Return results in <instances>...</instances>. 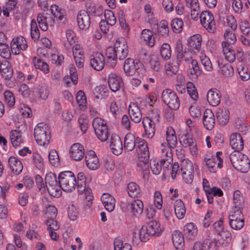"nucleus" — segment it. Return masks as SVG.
<instances>
[{
	"mask_svg": "<svg viewBox=\"0 0 250 250\" xmlns=\"http://www.w3.org/2000/svg\"><path fill=\"white\" fill-rule=\"evenodd\" d=\"M218 66L220 68L219 71L224 76L229 77L233 75L234 73L233 68L229 63L220 65L218 62Z\"/></svg>",
	"mask_w": 250,
	"mask_h": 250,
	"instance_id": "nucleus-48",
	"label": "nucleus"
},
{
	"mask_svg": "<svg viewBox=\"0 0 250 250\" xmlns=\"http://www.w3.org/2000/svg\"><path fill=\"white\" fill-rule=\"evenodd\" d=\"M216 117L221 125H226L229 121V110L225 108H219L216 112Z\"/></svg>",
	"mask_w": 250,
	"mask_h": 250,
	"instance_id": "nucleus-37",
	"label": "nucleus"
},
{
	"mask_svg": "<svg viewBox=\"0 0 250 250\" xmlns=\"http://www.w3.org/2000/svg\"><path fill=\"white\" fill-rule=\"evenodd\" d=\"M221 97L220 92L217 89H210L207 95L208 102L213 106H217L220 104Z\"/></svg>",
	"mask_w": 250,
	"mask_h": 250,
	"instance_id": "nucleus-24",
	"label": "nucleus"
},
{
	"mask_svg": "<svg viewBox=\"0 0 250 250\" xmlns=\"http://www.w3.org/2000/svg\"><path fill=\"white\" fill-rule=\"evenodd\" d=\"M90 63L91 66L97 71L102 70L105 64V60L103 54L96 52L90 56Z\"/></svg>",
	"mask_w": 250,
	"mask_h": 250,
	"instance_id": "nucleus-12",
	"label": "nucleus"
},
{
	"mask_svg": "<svg viewBox=\"0 0 250 250\" xmlns=\"http://www.w3.org/2000/svg\"><path fill=\"white\" fill-rule=\"evenodd\" d=\"M136 150L138 157H141V159L144 158V160H146L147 159H149L148 144L145 140L140 138L138 139V142H137Z\"/></svg>",
	"mask_w": 250,
	"mask_h": 250,
	"instance_id": "nucleus-17",
	"label": "nucleus"
},
{
	"mask_svg": "<svg viewBox=\"0 0 250 250\" xmlns=\"http://www.w3.org/2000/svg\"><path fill=\"white\" fill-rule=\"evenodd\" d=\"M175 52L176 53V61L179 64H181L182 55L185 53V50H183V45L180 41L176 42Z\"/></svg>",
	"mask_w": 250,
	"mask_h": 250,
	"instance_id": "nucleus-59",
	"label": "nucleus"
},
{
	"mask_svg": "<svg viewBox=\"0 0 250 250\" xmlns=\"http://www.w3.org/2000/svg\"><path fill=\"white\" fill-rule=\"evenodd\" d=\"M229 159L233 167L238 171L244 173L250 169V160L247 155L240 152H232L229 155Z\"/></svg>",
	"mask_w": 250,
	"mask_h": 250,
	"instance_id": "nucleus-1",
	"label": "nucleus"
},
{
	"mask_svg": "<svg viewBox=\"0 0 250 250\" xmlns=\"http://www.w3.org/2000/svg\"><path fill=\"white\" fill-rule=\"evenodd\" d=\"M87 12H89L93 16L100 17L103 15V9L99 7H95L93 3L91 2H87L86 4Z\"/></svg>",
	"mask_w": 250,
	"mask_h": 250,
	"instance_id": "nucleus-51",
	"label": "nucleus"
},
{
	"mask_svg": "<svg viewBox=\"0 0 250 250\" xmlns=\"http://www.w3.org/2000/svg\"><path fill=\"white\" fill-rule=\"evenodd\" d=\"M202 37L199 34H195L190 37L188 40V44L192 48L199 51L201 48Z\"/></svg>",
	"mask_w": 250,
	"mask_h": 250,
	"instance_id": "nucleus-39",
	"label": "nucleus"
},
{
	"mask_svg": "<svg viewBox=\"0 0 250 250\" xmlns=\"http://www.w3.org/2000/svg\"><path fill=\"white\" fill-rule=\"evenodd\" d=\"M34 2L32 0H23V9L22 17L24 19L30 16L32 13Z\"/></svg>",
	"mask_w": 250,
	"mask_h": 250,
	"instance_id": "nucleus-41",
	"label": "nucleus"
},
{
	"mask_svg": "<svg viewBox=\"0 0 250 250\" xmlns=\"http://www.w3.org/2000/svg\"><path fill=\"white\" fill-rule=\"evenodd\" d=\"M173 244L177 250H183L185 245L183 234L178 230H175L172 234Z\"/></svg>",
	"mask_w": 250,
	"mask_h": 250,
	"instance_id": "nucleus-29",
	"label": "nucleus"
},
{
	"mask_svg": "<svg viewBox=\"0 0 250 250\" xmlns=\"http://www.w3.org/2000/svg\"><path fill=\"white\" fill-rule=\"evenodd\" d=\"M77 22L81 29H87L90 25V18L88 12L85 10H81L77 15Z\"/></svg>",
	"mask_w": 250,
	"mask_h": 250,
	"instance_id": "nucleus-19",
	"label": "nucleus"
},
{
	"mask_svg": "<svg viewBox=\"0 0 250 250\" xmlns=\"http://www.w3.org/2000/svg\"><path fill=\"white\" fill-rule=\"evenodd\" d=\"M217 241L215 240H211L207 239L204 241L203 245L199 243H195L193 246V250H203V248H205V245H207L208 249L215 247L217 245Z\"/></svg>",
	"mask_w": 250,
	"mask_h": 250,
	"instance_id": "nucleus-47",
	"label": "nucleus"
},
{
	"mask_svg": "<svg viewBox=\"0 0 250 250\" xmlns=\"http://www.w3.org/2000/svg\"><path fill=\"white\" fill-rule=\"evenodd\" d=\"M170 147L166 142L161 144L160 149L161 155V159L160 160L161 164H170L172 162V153Z\"/></svg>",
	"mask_w": 250,
	"mask_h": 250,
	"instance_id": "nucleus-14",
	"label": "nucleus"
},
{
	"mask_svg": "<svg viewBox=\"0 0 250 250\" xmlns=\"http://www.w3.org/2000/svg\"><path fill=\"white\" fill-rule=\"evenodd\" d=\"M128 207H129L133 214L135 216H137L142 213L144 209V204L142 201L136 200L128 204Z\"/></svg>",
	"mask_w": 250,
	"mask_h": 250,
	"instance_id": "nucleus-36",
	"label": "nucleus"
},
{
	"mask_svg": "<svg viewBox=\"0 0 250 250\" xmlns=\"http://www.w3.org/2000/svg\"><path fill=\"white\" fill-rule=\"evenodd\" d=\"M108 85L113 92L118 91L123 85V81L121 76L115 73H111L108 76Z\"/></svg>",
	"mask_w": 250,
	"mask_h": 250,
	"instance_id": "nucleus-20",
	"label": "nucleus"
},
{
	"mask_svg": "<svg viewBox=\"0 0 250 250\" xmlns=\"http://www.w3.org/2000/svg\"><path fill=\"white\" fill-rule=\"evenodd\" d=\"M139 139V138L136 139L133 134L131 133H127L125 137V148L129 151H132L137 145V142H138Z\"/></svg>",
	"mask_w": 250,
	"mask_h": 250,
	"instance_id": "nucleus-35",
	"label": "nucleus"
},
{
	"mask_svg": "<svg viewBox=\"0 0 250 250\" xmlns=\"http://www.w3.org/2000/svg\"><path fill=\"white\" fill-rule=\"evenodd\" d=\"M201 23L209 33H213L216 30V24L214 17L211 12H202L200 15Z\"/></svg>",
	"mask_w": 250,
	"mask_h": 250,
	"instance_id": "nucleus-9",
	"label": "nucleus"
},
{
	"mask_svg": "<svg viewBox=\"0 0 250 250\" xmlns=\"http://www.w3.org/2000/svg\"><path fill=\"white\" fill-rule=\"evenodd\" d=\"M215 117L213 112L209 109H206L203 117V123L208 130H211L215 125Z\"/></svg>",
	"mask_w": 250,
	"mask_h": 250,
	"instance_id": "nucleus-21",
	"label": "nucleus"
},
{
	"mask_svg": "<svg viewBox=\"0 0 250 250\" xmlns=\"http://www.w3.org/2000/svg\"><path fill=\"white\" fill-rule=\"evenodd\" d=\"M229 224L234 229H240L244 225V218L240 207H234L229 214Z\"/></svg>",
	"mask_w": 250,
	"mask_h": 250,
	"instance_id": "nucleus-6",
	"label": "nucleus"
},
{
	"mask_svg": "<svg viewBox=\"0 0 250 250\" xmlns=\"http://www.w3.org/2000/svg\"><path fill=\"white\" fill-rule=\"evenodd\" d=\"M144 226H146V228L148 230V233L152 236L160 235L162 232L160 224L156 220L151 221Z\"/></svg>",
	"mask_w": 250,
	"mask_h": 250,
	"instance_id": "nucleus-33",
	"label": "nucleus"
},
{
	"mask_svg": "<svg viewBox=\"0 0 250 250\" xmlns=\"http://www.w3.org/2000/svg\"><path fill=\"white\" fill-rule=\"evenodd\" d=\"M101 200L106 210L109 212L113 210L115 205V200L113 197L109 194L104 193L102 195Z\"/></svg>",
	"mask_w": 250,
	"mask_h": 250,
	"instance_id": "nucleus-34",
	"label": "nucleus"
},
{
	"mask_svg": "<svg viewBox=\"0 0 250 250\" xmlns=\"http://www.w3.org/2000/svg\"><path fill=\"white\" fill-rule=\"evenodd\" d=\"M8 164L11 171L15 174H19L21 172L23 166L18 158L11 156L8 159Z\"/></svg>",
	"mask_w": 250,
	"mask_h": 250,
	"instance_id": "nucleus-30",
	"label": "nucleus"
},
{
	"mask_svg": "<svg viewBox=\"0 0 250 250\" xmlns=\"http://www.w3.org/2000/svg\"><path fill=\"white\" fill-rule=\"evenodd\" d=\"M141 65L139 61L135 62L134 59L129 58L125 61L124 70L127 75L132 76Z\"/></svg>",
	"mask_w": 250,
	"mask_h": 250,
	"instance_id": "nucleus-15",
	"label": "nucleus"
},
{
	"mask_svg": "<svg viewBox=\"0 0 250 250\" xmlns=\"http://www.w3.org/2000/svg\"><path fill=\"white\" fill-rule=\"evenodd\" d=\"M30 36L35 42L38 41L40 37V31L35 20H32L31 22Z\"/></svg>",
	"mask_w": 250,
	"mask_h": 250,
	"instance_id": "nucleus-45",
	"label": "nucleus"
},
{
	"mask_svg": "<svg viewBox=\"0 0 250 250\" xmlns=\"http://www.w3.org/2000/svg\"><path fill=\"white\" fill-rule=\"evenodd\" d=\"M181 170L182 177L186 183H191L193 179V167L192 162L188 159L182 162Z\"/></svg>",
	"mask_w": 250,
	"mask_h": 250,
	"instance_id": "nucleus-10",
	"label": "nucleus"
},
{
	"mask_svg": "<svg viewBox=\"0 0 250 250\" xmlns=\"http://www.w3.org/2000/svg\"><path fill=\"white\" fill-rule=\"evenodd\" d=\"M65 35L67 42H65L64 45L66 48L69 49L70 46L75 42V34L72 30L68 29L66 31Z\"/></svg>",
	"mask_w": 250,
	"mask_h": 250,
	"instance_id": "nucleus-58",
	"label": "nucleus"
},
{
	"mask_svg": "<svg viewBox=\"0 0 250 250\" xmlns=\"http://www.w3.org/2000/svg\"><path fill=\"white\" fill-rule=\"evenodd\" d=\"M114 46L117 54V59L118 58L120 60L125 59L128 54V46L125 40L121 38V40L117 41Z\"/></svg>",
	"mask_w": 250,
	"mask_h": 250,
	"instance_id": "nucleus-13",
	"label": "nucleus"
},
{
	"mask_svg": "<svg viewBox=\"0 0 250 250\" xmlns=\"http://www.w3.org/2000/svg\"><path fill=\"white\" fill-rule=\"evenodd\" d=\"M92 125L98 138L102 142L106 141L109 132L106 122L100 118H96L92 122Z\"/></svg>",
	"mask_w": 250,
	"mask_h": 250,
	"instance_id": "nucleus-5",
	"label": "nucleus"
},
{
	"mask_svg": "<svg viewBox=\"0 0 250 250\" xmlns=\"http://www.w3.org/2000/svg\"><path fill=\"white\" fill-rule=\"evenodd\" d=\"M233 200L235 204L234 207H238L241 208L243 205V199L241 193L239 190H235L234 192Z\"/></svg>",
	"mask_w": 250,
	"mask_h": 250,
	"instance_id": "nucleus-63",
	"label": "nucleus"
},
{
	"mask_svg": "<svg viewBox=\"0 0 250 250\" xmlns=\"http://www.w3.org/2000/svg\"><path fill=\"white\" fill-rule=\"evenodd\" d=\"M237 71L241 80L246 81L250 78V74L247 66L242 64L239 65L237 67Z\"/></svg>",
	"mask_w": 250,
	"mask_h": 250,
	"instance_id": "nucleus-53",
	"label": "nucleus"
},
{
	"mask_svg": "<svg viewBox=\"0 0 250 250\" xmlns=\"http://www.w3.org/2000/svg\"><path fill=\"white\" fill-rule=\"evenodd\" d=\"M33 62L36 69H40L45 74L49 72V69L48 64L42 61L40 59L35 57L33 59Z\"/></svg>",
	"mask_w": 250,
	"mask_h": 250,
	"instance_id": "nucleus-46",
	"label": "nucleus"
},
{
	"mask_svg": "<svg viewBox=\"0 0 250 250\" xmlns=\"http://www.w3.org/2000/svg\"><path fill=\"white\" fill-rule=\"evenodd\" d=\"M143 125L147 138H152L155 131L154 122L149 117H145L143 118Z\"/></svg>",
	"mask_w": 250,
	"mask_h": 250,
	"instance_id": "nucleus-25",
	"label": "nucleus"
},
{
	"mask_svg": "<svg viewBox=\"0 0 250 250\" xmlns=\"http://www.w3.org/2000/svg\"><path fill=\"white\" fill-rule=\"evenodd\" d=\"M238 28L244 35L248 37L250 35V24L246 20L239 21Z\"/></svg>",
	"mask_w": 250,
	"mask_h": 250,
	"instance_id": "nucleus-56",
	"label": "nucleus"
},
{
	"mask_svg": "<svg viewBox=\"0 0 250 250\" xmlns=\"http://www.w3.org/2000/svg\"><path fill=\"white\" fill-rule=\"evenodd\" d=\"M0 72L3 77L7 80L12 78L13 70L11 64L7 61L2 62L0 64Z\"/></svg>",
	"mask_w": 250,
	"mask_h": 250,
	"instance_id": "nucleus-32",
	"label": "nucleus"
},
{
	"mask_svg": "<svg viewBox=\"0 0 250 250\" xmlns=\"http://www.w3.org/2000/svg\"><path fill=\"white\" fill-rule=\"evenodd\" d=\"M0 55L3 58L8 59L11 57V51L7 44H0Z\"/></svg>",
	"mask_w": 250,
	"mask_h": 250,
	"instance_id": "nucleus-62",
	"label": "nucleus"
},
{
	"mask_svg": "<svg viewBox=\"0 0 250 250\" xmlns=\"http://www.w3.org/2000/svg\"><path fill=\"white\" fill-rule=\"evenodd\" d=\"M105 56L106 64L111 67H114L117 63V54L115 46L108 47L106 50Z\"/></svg>",
	"mask_w": 250,
	"mask_h": 250,
	"instance_id": "nucleus-31",
	"label": "nucleus"
},
{
	"mask_svg": "<svg viewBox=\"0 0 250 250\" xmlns=\"http://www.w3.org/2000/svg\"><path fill=\"white\" fill-rule=\"evenodd\" d=\"M128 112L132 121L138 123L142 119V114L138 105L134 103L130 104L128 107Z\"/></svg>",
	"mask_w": 250,
	"mask_h": 250,
	"instance_id": "nucleus-22",
	"label": "nucleus"
},
{
	"mask_svg": "<svg viewBox=\"0 0 250 250\" xmlns=\"http://www.w3.org/2000/svg\"><path fill=\"white\" fill-rule=\"evenodd\" d=\"M200 59L201 64L206 71L211 72L213 70V65L210 59L205 54L201 53Z\"/></svg>",
	"mask_w": 250,
	"mask_h": 250,
	"instance_id": "nucleus-44",
	"label": "nucleus"
},
{
	"mask_svg": "<svg viewBox=\"0 0 250 250\" xmlns=\"http://www.w3.org/2000/svg\"><path fill=\"white\" fill-rule=\"evenodd\" d=\"M160 53L162 57L166 60H168L171 56V49L168 43H163L161 46Z\"/></svg>",
	"mask_w": 250,
	"mask_h": 250,
	"instance_id": "nucleus-55",
	"label": "nucleus"
},
{
	"mask_svg": "<svg viewBox=\"0 0 250 250\" xmlns=\"http://www.w3.org/2000/svg\"><path fill=\"white\" fill-rule=\"evenodd\" d=\"M222 154L221 151H218L215 156L207 155L205 158V162L208 170L211 173H215L217 169L223 167V159L220 156Z\"/></svg>",
	"mask_w": 250,
	"mask_h": 250,
	"instance_id": "nucleus-8",
	"label": "nucleus"
},
{
	"mask_svg": "<svg viewBox=\"0 0 250 250\" xmlns=\"http://www.w3.org/2000/svg\"><path fill=\"white\" fill-rule=\"evenodd\" d=\"M180 143L185 147H188L192 153H195L197 147L195 141L188 133L182 135L180 139Z\"/></svg>",
	"mask_w": 250,
	"mask_h": 250,
	"instance_id": "nucleus-27",
	"label": "nucleus"
},
{
	"mask_svg": "<svg viewBox=\"0 0 250 250\" xmlns=\"http://www.w3.org/2000/svg\"><path fill=\"white\" fill-rule=\"evenodd\" d=\"M28 47L26 39L22 36L14 38L11 42V49L14 55L20 54L21 50H25Z\"/></svg>",
	"mask_w": 250,
	"mask_h": 250,
	"instance_id": "nucleus-11",
	"label": "nucleus"
},
{
	"mask_svg": "<svg viewBox=\"0 0 250 250\" xmlns=\"http://www.w3.org/2000/svg\"><path fill=\"white\" fill-rule=\"evenodd\" d=\"M79 215V209L74 204H71L68 206L67 215L70 220L76 221L78 218Z\"/></svg>",
	"mask_w": 250,
	"mask_h": 250,
	"instance_id": "nucleus-52",
	"label": "nucleus"
},
{
	"mask_svg": "<svg viewBox=\"0 0 250 250\" xmlns=\"http://www.w3.org/2000/svg\"><path fill=\"white\" fill-rule=\"evenodd\" d=\"M110 147L115 155H118L122 153L123 145L118 135L116 134L112 135L110 139Z\"/></svg>",
	"mask_w": 250,
	"mask_h": 250,
	"instance_id": "nucleus-23",
	"label": "nucleus"
},
{
	"mask_svg": "<svg viewBox=\"0 0 250 250\" xmlns=\"http://www.w3.org/2000/svg\"><path fill=\"white\" fill-rule=\"evenodd\" d=\"M162 101L172 110H177L180 106V101L177 95L172 90L164 89L162 93Z\"/></svg>",
	"mask_w": 250,
	"mask_h": 250,
	"instance_id": "nucleus-7",
	"label": "nucleus"
},
{
	"mask_svg": "<svg viewBox=\"0 0 250 250\" xmlns=\"http://www.w3.org/2000/svg\"><path fill=\"white\" fill-rule=\"evenodd\" d=\"M175 213L177 217L181 219L185 216L186 208L185 205L181 200H177L174 204Z\"/></svg>",
	"mask_w": 250,
	"mask_h": 250,
	"instance_id": "nucleus-38",
	"label": "nucleus"
},
{
	"mask_svg": "<svg viewBox=\"0 0 250 250\" xmlns=\"http://www.w3.org/2000/svg\"><path fill=\"white\" fill-rule=\"evenodd\" d=\"M78 181L77 182L78 192L82 194L86 189V178L84 173L81 172L77 175Z\"/></svg>",
	"mask_w": 250,
	"mask_h": 250,
	"instance_id": "nucleus-42",
	"label": "nucleus"
},
{
	"mask_svg": "<svg viewBox=\"0 0 250 250\" xmlns=\"http://www.w3.org/2000/svg\"><path fill=\"white\" fill-rule=\"evenodd\" d=\"M158 31L159 36L164 38L168 36L169 34V28L168 26V22L167 21L162 20L160 21Z\"/></svg>",
	"mask_w": 250,
	"mask_h": 250,
	"instance_id": "nucleus-49",
	"label": "nucleus"
},
{
	"mask_svg": "<svg viewBox=\"0 0 250 250\" xmlns=\"http://www.w3.org/2000/svg\"><path fill=\"white\" fill-rule=\"evenodd\" d=\"M142 38L149 46H154L155 40L152 32L149 29H144L142 32Z\"/></svg>",
	"mask_w": 250,
	"mask_h": 250,
	"instance_id": "nucleus-43",
	"label": "nucleus"
},
{
	"mask_svg": "<svg viewBox=\"0 0 250 250\" xmlns=\"http://www.w3.org/2000/svg\"><path fill=\"white\" fill-rule=\"evenodd\" d=\"M69 154L73 160L80 161L83 158L84 155V147L80 143H75L70 147Z\"/></svg>",
	"mask_w": 250,
	"mask_h": 250,
	"instance_id": "nucleus-16",
	"label": "nucleus"
},
{
	"mask_svg": "<svg viewBox=\"0 0 250 250\" xmlns=\"http://www.w3.org/2000/svg\"><path fill=\"white\" fill-rule=\"evenodd\" d=\"M85 159L86 165L89 169L94 170L99 167V160L93 151H89L86 154Z\"/></svg>",
	"mask_w": 250,
	"mask_h": 250,
	"instance_id": "nucleus-18",
	"label": "nucleus"
},
{
	"mask_svg": "<svg viewBox=\"0 0 250 250\" xmlns=\"http://www.w3.org/2000/svg\"><path fill=\"white\" fill-rule=\"evenodd\" d=\"M104 17L106 19L105 21L110 25L113 26L116 23L117 20L115 16L111 10H106L104 12Z\"/></svg>",
	"mask_w": 250,
	"mask_h": 250,
	"instance_id": "nucleus-61",
	"label": "nucleus"
},
{
	"mask_svg": "<svg viewBox=\"0 0 250 250\" xmlns=\"http://www.w3.org/2000/svg\"><path fill=\"white\" fill-rule=\"evenodd\" d=\"M58 183L62 190L65 192H72L75 189L77 181L75 175L70 171L61 172L58 176Z\"/></svg>",
	"mask_w": 250,
	"mask_h": 250,
	"instance_id": "nucleus-2",
	"label": "nucleus"
},
{
	"mask_svg": "<svg viewBox=\"0 0 250 250\" xmlns=\"http://www.w3.org/2000/svg\"><path fill=\"white\" fill-rule=\"evenodd\" d=\"M45 186L48 193L53 197H59L62 195V187L57 180L56 175L52 173L47 174L45 178Z\"/></svg>",
	"mask_w": 250,
	"mask_h": 250,
	"instance_id": "nucleus-4",
	"label": "nucleus"
},
{
	"mask_svg": "<svg viewBox=\"0 0 250 250\" xmlns=\"http://www.w3.org/2000/svg\"><path fill=\"white\" fill-rule=\"evenodd\" d=\"M127 191L129 196L132 198L139 197L141 195L140 187L134 182H130L128 184Z\"/></svg>",
	"mask_w": 250,
	"mask_h": 250,
	"instance_id": "nucleus-40",
	"label": "nucleus"
},
{
	"mask_svg": "<svg viewBox=\"0 0 250 250\" xmlns=\"http://www.w3.org/2000/svg\"><path fill=\"white\" fill-rule=\"evenodd\" d=\"M171 26L174 32L179 33L182 31L183 22L181 19L175 18L171 21Z\"/></svg>",
	"mask_w": 250,
	"mask_h": 250,
	"instance_id": "nucleus-57",
	"label": "nucleus"
},
{
	"mask_svg": "<svg viewBox=\"0 0 250 250\" xmlns=\"http://www.w3.org/2000/svg\"><path fill=\"white\" fill-rule=\"evenodd\" d=\"M230 145L234 151L240 152L243 149V140L239 134L233 133L230 137Z\"/></svg>",
	"mask_w": 250,
	"mask_h": 250,
	"instance_id": "nucleus-26",
	"label": "nucleus"
},
{
	"mask_svg": "<svg viewBox=\"0 0 250 250\" xmlns=\"http://www.w3.org/2000/svg\"><path fill=\"white\" fill-rule=\"evenodd\" d=\"M10 139L13 147L16 148L21 146L24 142V138L21 131L12 130L10 132Z\"/></svg>",
	"mask_w": 250,
	"mask_h": 250,
	"instance_id": "nucleus-28",
	"label": "nucleus"
},
{
	"mask_svg": "<svg viewBox=\"0 0 250 250\" xmlns=\"http://www.w3.org/2000/svg\"><path fill=\"white\" fill-rule=\"evenodd\" d=\"M149 167V159L144 160L141 157H138V161L137 163V169L139 171H143L145 173H147Z\"/></svg>",
	"mask_w": 250,
	"mask_h": 250,
	"instance_id": "nucleus-54",
	"label": "nucleus"
},
{
	"mask_svg": "<svg viewBox=\"0 0 250 250\" xmlns=\"http://www.w3.org/2000/svg\"><path fill=\"white\" fill-rule=\"evenodd\" d=\"M33 161L35 166L39 169H42L44 166L43 160L41 156L37 153L33 154Z\"/></svg>",
	"mask_w": 250,
	"mask_h": 250,
	"instance_id": "nucleus-64",
	"label": "nucleus"
},
{
	"mask_svg": "<svg viewBox=\"0 0 250 250\" xmlns=\"http://www.w3.org/2000/svg\"><path fill=\"white\" fill-rule=\"evenodd\" d=\"M48 159L50 164L53 166L58 165L59 163V156L55 149H52L50 151L48 154Z\"/></svg>",
	"mask_w": 250,
	"mask_h": 250,
	"instance_id": "nucleus-60",
	"label": "nucleus"
},
{
	"mask_svg": "<svg viewBox=\"0 0 250 250\" xmlns=\"http://www.w3.org/2000/svg\"><path fill=\"white\" fill-rule=\"evenodd\" d=\"M34 136L39 145L45 146H47L51 138L50 131L48 125L40 123L34 129Z\"/></svg>",
	"mask_w": 250,
	"mask_h": 250,
	"instance_id": "nucleus-3",
	"label": "nucleus"
},
{
	"mask_svg": "<svg viewBox=\"0 0 250 250\" xmlns=\"http://www.w3.org/2000/svg\"><path fill=\"white\" fill-rule=\"evenodd\" d=\"M235 30H231L229 28L225 30L224 37L225 39L226 42H229V43L234 44L236 41L237 38L235 34Z\"/></svg>",
	"mask_w": 250,
	"mask_h": 250,
	"instance_id": "nucleus-50",
	"label": "nucleus"
}]
</instances>
